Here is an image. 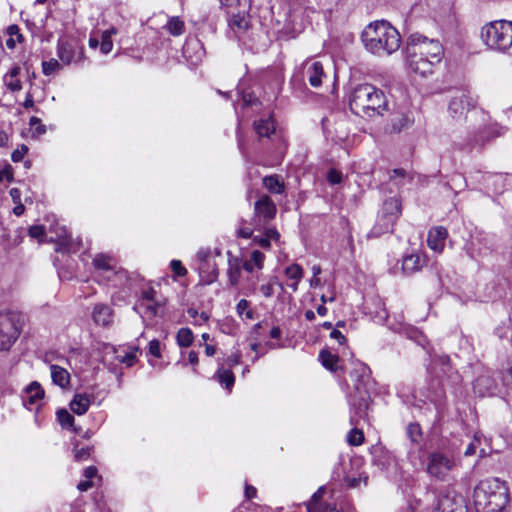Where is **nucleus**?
Instances as JSON below:
<instances>
[{
  "mask_svg": "<svg viewBox=\"0 0 512 512\" xmlns=\"http://www.w3.org/2000/svg\"><path fill=\"white\" fill-rule=\"evenodd\" d=\"M325 493H326V487L320 486L317 489V491L313 493V495L311 496V499L309 501H313V502L321 501L323 496L325 495Z\"/></svg>",
  "mask_w": 512,
  "mask_h": 512,
  "instance_id": "obj_61",
  "label": "nucleus"
},
{
  "mask_svg": "<svg viewBox=\"0 0 512 512\" xmlns=\"http://www.w3.org/2000/svg\"><path fill=\"white\" fill-rule=\"evenodd\" d=\"M90 407V399L86 394H76L70 402L71 410L77 415L85 414Z\"/></svg>",
  "mask_w": 512,
  "mask_h": 512,
  "instance_id": "obj_26",
  "label": "nucleus"
},
{
  "mask_svg": "<svg viewBox=\"0 0 512 512\" xmlns=\"http://www.w3.org/2000/svg\"><path fill=\"white\" fill-rule=\"evenodd\" d=\"M28 235L31 238L41 241L42 237L45 235V229L42 225H33L28 229Z\"/></svg>",
  "mask_w": 512,
  "mask_h": 512,
  "instance_id": "obj_50",
  "label": "nucleus"
},
{
  "mask_svg": "<svg viewBox=\"0 0 512 512\" xmlns=\"http://www.w3.org/2000/svg\"><path fill=\"white\" fill-rule=\"evenodd\" d=\"M349 107L353 114L362 118L382 116L388 110L385 93L378 87L369 84L355 86L349 94Z\"/></svg>",
  "mask_w": 512,
  "mask_h": 512,
  "instance_id": "obj_3",
  "label": "nucleus"
},
{
  "mask_svg": "<svg viewBox=\"0 0 512 512\" xmlns=\"http://www.w3.org/2000/svg\"><path fill=\"white\" fill-rule=\"evenodd\" d=\"M277 207L268 195L261 196L254 204L255 226L266 225L275 218Z\"/></svg>",
  "mask_w": 512,
  "mask_h": 512,
  "instance_id": "obj_8",
  "label": "nucleus"
},
{
  "mask_svg": "<svg viewBox=\"0 0 512 512\" xmlns=\"http://www.w3.org/2000/svg\"><path fill=\"white\" fill-rule=\"evenodd\" d=\"M509 502L508 488L504 487L503 490L496 491L491 498H487L486 504L479 505L488 512H502Z\"/></svg>",
  "mask_w": 512,
  "mask_h": 512,
  "instance_id": "obj_16",
  "label": "nucleus"
},
{
  "mask_svg": "<svg viewBox=\"0 0 512 512\" xmlns=\"http://www.w3.org/2000/svg\"><path fill=\"white\" fill-rule=\"evenodd\" d=\"M302 75L304 79H307L309 84L318 88L322 84V78L325 77L323 65L319 61H306L302 65Z\"/></svg>",
  "mask_w": 512,
  "mask_h": 512,
  "instance_id": "obj_14",
  "label": "nucleus"
},
{
  "mask_svg": "<svg viewBox=\"0 0 512 512\" xmlns=\"http://www.w3.org/2000/svg\"><path fill=\"white\" fill-rule=\"evenodd\" d=\"M149 354L155 358H161V343L157 339L149 342Z\"/></svg>",
  "mask_w": 512,
  "mask_h": 512,
  "instance_id": "obj_51",
  "label": "nucleus"
},
{
  "mask_svg": "<svg viewBox=\"0 0 512 512\" xmlns=\"http://www.w3.org/2000/svg\"><path fill=\"white\" fill-rule=\"evenodd\" d=\"M254 129L260 137H269L275 132L274 121L271 118L260 119L254 122Z\"/></svg>",
  "mask_w": 512,
  "mask_h": 512,
  "instance_id": "obj_31",
  "label": "nucleus"
},
{
  "mask_svg": "<svg viewBox=\"0 0 512 512\" xmlns=\"http://www.w3.org/2000/svg\"><path fill=\"white\" fill-rule=\"evenodd\" d=\"M395 221L390 218L379 214L376 223L367 234L368 239L379 238L384 234L393 232V227L395 225Z\"/></svg>",
  "mask_w": 512,
  "mask_h": 512,
  "instance_id": "obj_18",
  "label": "nucleus"
},
{
  "mask_svg": "<svg viewBox=\"0 0 512 512\" xmlns=\"http://www.w3.org/2000/svg\"><path fill=\"white\" fill-rule=\"evenodd\" d=\"M57 54L60 60L65 64L78 62L82 59L83 47L79 46L74 40L59 39Z\"/></svg>",
  "mask_w": 512,
  "mask_h": 512,
  "instance_id": "obj_11",
  "label": "nucleus"
},
{
  "mask_svg": "<svg viewBox=\"0 0 512 512\" xmlns=\"http://www.w3.org/2000/svg\"><path fill=\"white\" fill-rule=\"evenodd\" d=\"M319 359L322 365L330 371L335 372L338 370L337 364L339 362V357L337 355H334L327 350H322L319 354Z\"/></svg>",
  "mask_w": 512,
  "mask_h": 512,
  "instance_id": "obj_34",
  "label": "nucleus"
},
{
  "mask_svg": "<svg viewBox=\"0 0 512 512\" xmlns=\"http://www.w3.org/2000/svg\"><path fill=\"white\" fill-rule=\"evenodd\" d=\"M265 235L269 239V241H271V240L277 241L280 238L279 232L274 227L267 228L265 230Z\"/></svg>",
  "mask_w": 512,
  "mask_h": 512,
  "instance_id": "obj_63",
  "label": "nucleus"
},
{
  "mask_svg": "<svg viewBox=\"0 0 512 512\" xmlns=\"http://www.w3.org/2000/svg\"><path fill=\"white\" fill-rule=\"evenodd\" d=\"M505 483L498 478L485 479L479 482L474 489V502L476 506L487 503V498H491L496 491L503 490Z\"/></svg>",
  "mask_w": 512,
  "mask_h": 512,
  "instance_id": "obj_10",
  "label": "nucleus"
},
{
  "mask_svg": "<svg viewBox=\"0 0 512 512\" xmlns=\"http://www.w3.org/2000/svg\"><path fill=\"white\" fill-rule=\"evenodd\" d=\"M285 275L294 281H301L303 277V269L298 264H292L285 269Z\"/></svg>",
  "mask_w": 512,
  "mask_h": 512,
  "instance_id": "obj_43",
  "label": "nucleus"
},
{
  "mask_svg": "<svg viewBox=\"0 0 512 512\" xmlns=\"http://www.w3.org/2000/svg\"><path fill=\"white\" fill-rule=\"evenodd\" d=\"M308 512H327L330 509V505L323 503L322 501H308L306 504Z\"/></svg>",
  "mask_w": 512,
  "mask_h": 512,
  "instance_id": "obj_47",
  "label": "nucleus"
},
{
  "mask_svg": "<svg viewBox=\"0 0 512 512\" xmlns=\"http://www.w3.org/2000/svg\"><path fill=\"white\" fill-rule=\"evenodd\" d=\"M61 68L60 63L56 59H50L49 61H44L42 63V71L45 75H51L55 71Z\"/></svg>",
  "mask_w": 512,
  "mask_h": 512,
  "instance_id": "obj_45",
  "label": "nucleus"
},
{
  "mask_svg": "<svg viewBox=\"0 0 512 512\" xmlns=\"http://www.w3.org/2000/svg\"><path fill=\"white\" fill-rule=\"evenodd\" d=\"M140 349L138 346L133 348V351L127 353L123 358L121 359V362L125 363L127 366H132L136 362V352H139Z\"/></svg>",
  "mask_w": 512,
  "mask_h": 512,
  "instance_id": "obj_54",
  "label": "nucleus"
},
{
  "mask_svg": "<svg viewBox=\"0 0 512 512\" xmlns=\"http://www.w3.org/2000/svg\"><path fill=\"white\" fill-rule=\"evenodd\" d=\"M242 100L246 106H252L258 101L252 93L243 94Z\"/></svg>",
  "mask_w": 512,
  "mask_h": 512,
  "instance_id": "obj_64",
  "label": "nucleus"
},
{
  "mask_svg": "<svg viewBox=\"0 0 512 512\" xmlns=\"http://www.w3.org/2000/svg\"><path fill=\"white\" fill-rule=\"evenodd\" d=\"M260 291L266 298H270L274 294L273 285L271 283L263 284L260 287Z\"/></svg>",
  "mask_w": 512,
  "mask_h": 512,
  "instance_id": "obj_62",
  "label": "nucleus"
},
{
  "mask_svg": "<svg viewBox=\"0 0 512 512\" xmlns=\"http://www.w3.org/2000/svg\"><path fill=\"white\" fill-rule=\"evenodd\" d=\"M265 259V255L259 250H254L250 254V258L245 260L242 264V268L247 272H253L254 267L261 269L263 267V262Z\"/></svg>",
  "mask_w": 512,
  "mask_h": 512,
  "instance_id": "obj_29",
  "label": "nucleus"
},
{
  "mask_svg": "<svg viewBox=\"0 0 512 512\" xmlns=\"http://www.w3.org/2000/svg\"><path fill=\"white\" fill-rule=\"evenodd\" d=\"M411 124L408 116L401 114L391 120V131L395 133L401 132Z\"/></svg>",
  "mask_w": 512,
  "mask_h": 512,
  "instance_id": "obj_39",
  "label": "nucleus"
},
{
  "mask_svg": "<svg viewBox=\"0 0 512 512\" xmlns=\"http://www.w3.org/2000/svg\"><path fill=\"white\" fill-rule=\"evenodd\" d=\"M51 377L54 384L64 388L70 383L68 371L58 365H51Z\"/></svg>",
  "mask_w": 512,
  "mask_h": 512,
  "instance_id": "obj_27",
  "label": "nucleus"
},
{
  "mask_svg": "<svg viewBox=\"0 0 512 512\" xmlns=\"http://www.w3.org/2000/svg\"><path fill=\"white\" fill-rule=\"evenodd\" d=\"M481 38L492 50L505 53L512 47V21H492L481 29Z\"/></svg>",
  "mask_w": 512,
  "mask_h": 512,
  "instance_id": "obj_4",
  "label": "nucleus"
},
{
  "mask_svg": "<svg viewBox=\"0 0 512 512\" xmlns=\"http://www.w3.org/2000/svg\"><path fill=\"white\" fill-rule=\"evenodd\" d=\"M177 343L180 347H189L193 342V332L189 328H181L177 332Z\"/></svg>",
  "mask_w": 512,
  "mask_h": 512,
  "instance_id": "obj_37",
  "label": "nucleus"
},
{
  "mask_svg": "<svg viewBox=\"0 0 512 512\" xmlns=\"http://www.w3.org/2000/svg\"><path fill=\"white\" fill-rule=\"evenodd\" d=\"M198 258L201 261L198 269L203 281L207 284L213 283L218 277L216 263L210 258L209 252L199 251Z\"/></svg>",
  "mask_w": 512,
  "mask_h": 512,
  "instance_id": "obj_15",
  "label": "nucleus"
},
{
  "mask_svg": "<svg viewBox=\"0 0 512 512\" xmlns=\"http://www.w3.org/2000/svg\"><path fill=\"white\" fill-rule=\"evenodd\" d=\"M170 268L174 273V277H183L187 274V269L183 266L180 260H172Z\"/></svg>",
  "mask_w": 512,
  "mask_h": 512,
  "instance_id": "obj_48",
  "label": "nucleus"
},
{
  "mask_svg": "<svg viewBox=\"0 0 512 512\" xmlns=\"http://www.w3.org/2000/svg\"><path fill=\"white\" fill-rule=\"evenodd\" d=\"M44 395L45 391L41 387L40 383L33 381L23 391V404L29 410L34 408L38 409L41 406V401L43 400Z\"/></svg>",
  "mask_w": 512,
  "mask_h": 512,
  "instance_id": "obj_13",
  "label": "nucleus"
},
{
  "mask_svg": "<svg viewBox=\"0 0 512 512\" xmlns=\"http://www.w3.org/2000/svg\"><path fill=\"white\" fill-rule=\"evenodd\" d=\"M166 28L171 35L179 36L184 32V22L179 17H171L166 24Z\"/></svg>",
  "mask_w": 512,
  "mask_h": 512,
  "instance_id": "obj_38",
  "label": "nucleus"
},
{
  "mask_svg": "<svg viewBox=\"0 0 512 512\" xmlns=\"http://www.w3.org/2000/svg\"><path fill=\"white\" fill-rule=\"evenodd\" d=\"M327 181L332 185L341 183L342 173L336 169H330L327 173Z\"/></svg>",
  "mask_w": 512,
  "mask_h": 512,
  "instance_id": "obj_53",
  "label": "nucleus"
},
{
  "mask_svg": "<svg viewBox=\"0 0 512 512\" xmlns=\"http://www.w3.org/2000/svg\"><path fill=\"white\" fill-rule=\"evenodd\" d=\"M401 212L402 205L400 200L396 197H391L384 201L380 214L396 222L401 215Z\"/></svg>",
  "mask_w": 512,
  "mask_h": 512,
  "instance_id": "obj_21",
  "label": "nucleus"
},
{
  "mask_svg": "<svg viewBox=\"0 0 512 512\" xmlns=\"http://www.w3.org/2000/svg\"><path fill=\"white\" fill-rule=\"evenodd\" d=\"M140 300L152 302L166 301L164 298L158 297L157 292L151 287L142 290Z\"/></svg>",
  "mask_w": 512,
  "mask_h": 512,
  "instance_id": "obj_46",
  "label": "nucleus"
},
{
  "mask_svg": "<svg viewBox=\"0 0 512 512\" xmlns=\"http://www.w3.org/2000/svg\"><path fill=\"white\" fill-rule=\"evenodd\" d=\"M443 47L436 39L416 32L408 36L406 40V60L409 68L426 76L432 74L435 65L439 64L443 56Z\"/></svg>",
  "mask_w": 512,
  "mask_h": 512,
  "instance_id": "obj_1",
  "label": "nucleus"
},
{
  "mask_svg": "<svg viewBox=\"0 0 512 512\" xmlns=\"http://www.w3.org/2000/svg\"><path fill=\"white\" fill-rule=\"evenodd\" d=\"M6 178L8 182L13 180L12 167L6 166L3 170H0V182Z\"/></svg>",
  "mask_w": 512,
  "mask_h": 512,
  "instance_id": "obj_60",
  "label": "nucleus"
},
{
  "mask_svg": "<svg viewBox=\"0 0 512 512\" xmlns=\"http://www.w3.org/2000/svg\"><path fill=\"white\" fill-rule=\"evenodd\" d=\"M241 274V266L238 258L229 260L228 276L231 285H236Z\"/></svg>",
  "mask_w": 512,
  "mask_h": 512,
  "instance_id": "obj_36",
  "label": "nucleus"
},
{
  "mask_svg": "<svg viewBox=\"0 0 512 512\" xmlns=\"http://www.w3.org/2000/svg\"><path fill=\"white\" fill-rule=\"evenodd\" d=\"M165 304L166 301L152 302L139 300L134 306V310H136L142 317H155L158 314L159 308L163 307Z\"/></svg>",
  "mask_w": 512,
  "mask_h": 512,
  "instance_id": "obj_23",
  "label": "nucleus"
},
{
  "mask_svg": "<svg viewBox=\"0 0 512 512\" xmlns=\"http://www.w3.org/2000/svg\"><path fill=\"white\" fill-rule=\"evenodd\" d=\"M476 104L477 100L468 90H456L449 100L448 113L453 119H462Z\"/></svg>",
  "mask_w": 512,
  "mask_h": 512,
  "instance_id": "obj_6",
  "label": "nucleus"
},
{
  "mask_svg": "<svg viewBox=\"0 0 512 512\" xmlns=\"http://www.w3.org/2000/svg\"><path fill=\"white\" fill-rule=\"evenodd\" d=\"M253 241L257 243L261 248L269 249L271 244L269 239L265 236H255Z\"/></svg>",
  "mask_w": 512,
  "mask_h": 512,
  "instance_id": "obj_59",
  "label": "nucleus"
},
{
  "mask_svg": "<svg viewBox=\"0 0 512 512\" xmlns=\"http://www.w3.org/2000/svg\"><path fill=\"white\" fill-rule=\"evenodd\" d=\"M92 447H82L78 448V445L76 444L74 447V459L75 461L81 462L87 460L92 452Z\"/></svg>",
  "mask_w": 512,
  "mask_h": 512,
  "instance_id": "obj_44",
  "label": "nucleus"
},
{
  "mask_svg": "<svg viewBox=\"0 0 512 512\" xmlns=\"http://www.w3.org/2000/svg\"><path fill=\"white\" fill-rule=\"evenodd\" d=\"M407 436L413 444H419L422 440V430L418 423H410L407 427Z\"/></svg>",
  "mask_w": 512,
  "mask_h": 512,
  "instance_id": "obj_40",
  "label": "nucleus"
},
{
  "mask_svg": "<svg viewBox=\"0 0 512 512\" xmlns=\"http://www.w3.org/2000/svg\"><path fill=\"white\" fill-rule=\"evenodd\" d=\"M448 236V232L446 228L442 226H437L432 228L427 237V244L430 249L435 252H442L445 246V240Z\"/></svg>",
  "mask_w": 512,
  "mask_h": 512,
  "instance_id": "obj_17",
  "label": "nucleus"
},
{
  "mask_svg": "<svg viewBox=\"0 0 512 512\" xmlns=\"http://www.w3.org/2000/svg\"><path fill=\"white\" fill-rule=\"evenodd\" d=\"M347 442L351 446H359L364 442V433L361 429H358L357 426H354L353 429L349 431L347 434Z\"/></svg>",
  "mask_w": 512,
  "mask_h": 512,
  "instance_id": "obj_41",
  "label": "nucleus"
},
{
  "mask_svg": "<svg viewBox=\"0 0 512 512\" xmlns=\"http://www.w3.org/2000/svg\"><path fill=\"white\" fill-rule=\"evenodd\" d=\"M494 388V382L488 376H479L474 382V391L481 396L492 394Z\"/></svg>",
  "mask_w": 512,
  "mask_h": 512,
  "instance_id": "obj_28",
  "label": "nucleus"
},
{
  "mask_svg": "<svg viewBox=\"0 0 512 512\" xmlns=\"http://www.w3.org/2000/svg\"><path fill=\"white\" fill-rule=\"evenodd\" d=\"M425 260L419 254H408L403 256L401 269L404 275H411L421 270Z\"/></svg>",
  "mask_w": 512,
  "mask_h": 512,
  "instance_id": "obj_19",
  "label": "nucleus"
},
{
  "mask_svg": "<svg viewBox=\"0 0 512 512\" xmlns=\"http://www.w3.org/2000/svg\"><path fill=\"white\" fill-rule=\"evenodd\" d=\"M113 47L112 40L108 38L107 35H102L100 50L103 54H108L111 52Z\"/></svg>",
  "mask_w": 512,
  "mask_h": 512,
  "instance_id": "obj_55",
  "label": "nucleus"
},
{
  "mask_svg": "<svg viewBox=\"0 0 512 512\" xmlns=\"http://www.w3.org/2000/svg\"><path fill=\"white\" fill-rule=\"evenodd\" d=\"M214 378L224 386L227 390H231L235 383V376L233 372L229 369H224L220 367L214 375Z\"/></svg>",
  "mask_w": 512,
  "mask_h": 512,
  "instance_id": "obj_30",
  "label": "nucleus"
},
{
  "mask_svg": "<svg viewBox=\"0 0 512 512\" xmlns=\"http://www.w3.org/2000/svg\"><path fill=\"white\" fill-rule=\"evenodd\" d=\"M16 338L13 321L8 315L0 314V351H8Z\"/></svg>",
  "mask_w": 512,
  "mask_h": 512,
  "instance_id": "obj_12",
  "label": "nucleus"
},
{
  "mask_svg": "<svg viewBox=\"0 0 512 512\" xmlns=\"http://www.w3.org/2000/svg\"><path fill=\"white\" fill-rule=\"evenodd\" d=\"M95 324L108 326L112 322V309L106 304H96L92 312Z\"/></svg>",
  "mask_w": 512,
  "mask_h": 512,
  "instance_id": "obj_22",
  "label": "nucleus"
},
{
  "mask_svg": "<svg viewBox=\"0 0 512 512\" xmlns=\"http://www.w3.org/2000/svg\"><path fill=\"white\" fill-rule=\"evenodd\" d=\"M499 135L500 132L496 126H485L470 136L465 143L459 142L456 145L460 150L470 152L473 149H481L489 140Z\"/></svg>",
  "mask_w": 512,
  "mask_h": 512,
  "instance_id": "obj_7",
  "label": "nucleus"
},
{
  "mask_svg": "<svg viewBox=\"0 0 512 512\" xmlns=\"http://www.w3.org/2000/svg\"><path fill=\"white\" fill-rule=\"evenodd\" d=\"M367 51L377 56H388L400 48L401 36L388 21L378 20L368 24L361 33Z\"/></svg>",
  "mask_w": 512,
  "mask_h": 512,
  "instance_id": "obj_2",
  "label": "nucleus"
},
{
  "mask_svg": "<svg viewBox=\"0 0 512 512\" xmlns=\"http://www.w3.org/2000/svg\"><path fill=\"white\" fill-rule=\"evenodd\" d=\"M57 420L63 429H73L74 432H78V429L74 426V416L68 412L65 408L59 409L56 412Z\"/></svg>",
  "mask_w": 512,
  "mask_h": 512,
  "instance_id": "obj_33",
  "label": "nucleus"
},
{
  "mask_svg": "<svg viewBox=\"0 0 512 512\" xmlns=\"http://www.w3.org/2000/svg\"><path fill=\"white\" fill-rule=\"evenodd\" d=\"M495 335L500 340L503 349L512 350V329L506 326L498 327L495 330Z\"/></svg>",
  "mask_w": 512,
  "mask_h": 512,
  "instance_id": "obj_32",
  "label": "nucleus"
},
{
  "mask_svg": "<svg viewBox=\"0 0 512 512\" xmlns=\"http://www.w3.org/2000/svg\"><path fill=\"white\" fill-rule=\"evenodd\" d=\"M456 467L454 458L442 453L432 452L427 456V473L440 481L448 480L451 471Z\"/></svg>",
  "mask_w": 512,
  "mask_h": 512,
  "instance_id": "obj_5",
  "label": "nucleus"
},
{
  "mask_svg": "<svg viewBox=\"0 0 512 512\" xmlns=\"http://www.w3.org/2000/svg\"><path fill=\"white\" fill-rule=\"evenodd\" d=\"M265 327H268V322L266 320H263L257 324H255L253 327H252V330L250 332V338L252 340H259L260 336H261V333H260V330L262 328H265Z\"/></svg>",
  "mask_w": 512,
  "mask_h": 512,
  "instance_id": "obj_52",
  "label": "nucleus"
},
{
  "mask_svg": "<svg viewBox=\"0 0 512 512\" xmlns=\"http://www.w3.org/2000/svg\"><path fill=\"white\" fill-rule=\"evenodd\" d=\"M249 308L250 302L246 299H241L236 306L237 313L240 316H242Z\"/></svg>",
  "mask_w": 512,
  "mask_h": 512,
  "instance_id": "obj_58",
  "label": "nucleus"
},
{
  "mask_svg": "<svg viewBox=\"0 0 512 512\" xmlns=\"http://www.w3.org/2000/svg\"><path fill=\"white\" fill-rule=\"evenodd\" d=\"M461 511V507L457 505L456 500L448 495L438 498L437 504L432 512H457Z\"/></svg>",
  "mask_w": 512,
  "mask_h": 512,
  "instance_id": "obj_25",
  "label": "nucleus"
},
{
  "mask_svg": "<svg viewBox=\"0 0 512 512\" xmlns=\"http://www.w3.org/2000/svg\"><path fill=\"white\" fill-rule=\"evenodd\" d=\"M4 82L7 88L12 92H17L22 89V83L18 79L8 81V78L4 77Z\"/></svg>",
  "mask_w": 512,
  "mask_h": 512,
  "instance_id": "obj_56",
  "label": "nucleus"
},
{
  "mask_svg": "<svg viewBox=\"0 0 512 512\" xmlns=\"http://www.w3.org/2000/svg\"><path fill=\"white\" fill-rule=\"evenodd\" d=\"M355 390L357 391L358 397H354L351 401L352 414L350 416V424L358 426L360 419L364 418L367 414L370 395L368 389H364L360 385H356Z\"/></svg>",
  "mask_w": 512,
  "mask_h": 512,
  "instance_id": "obj_9",
  "label": "nucleus"
},
{
  "mask_svg": "<svg viewBox=\"0 0 512 512\" xmlns=\"http://www.w3.org/2000/svg\"><path fill=\"white\" fill-rule=\"evenodd\" d=\"M350 376L355 381L356 385L362 386L364 389H368V383L370 381V369L364 363H357L355 367L350 371Z\"/></svg>",
  "mask_w": 512,
  "mask_h": 512,
  "instance_id": "obj_20",
  "label": "nucleus"
},
{
  "mask_svg": "<svg viewBox=\"0 0 512 512\" xmlns=\"http://www.w3.org/2000/svg\"><path fill=\"white\" fill-rule=\"evenodd\" d=\"M94 266L103 271H111L113 270L112 265L110 264V258L104 254H98L93 259Z\"/></svg>",
  "mask_w": 512,
  "mask_h": 512,
  "instance_id": "obj_42",
  "label": "nucleus"
},
{
  "mask_svg": "<svg viewBox=\"0 0 512 512\" xmlns=\"http://www.w3.org/2000/svg\"><path fill=\"white\" fill-rule=\"evenodd\" d=\"M229 25L232 29L246 31L250 27V20L245 14L238 13L231 17Z\"/></svg>",
  "mask_w": 512,
  "mask_h": 512,
  "instance_id": "obj_35",
  "label": "nucleus"
},
{
  "mask_svg": "<svg viewBox=\"0 0 512 512\" xmlns=\"http://www.w3.org/2000/svg\"><path fill=\"white\" fill-rule=\"evenodd\" d=\"M28 151V148L26 145H22L21 146V149H16L15 151H13L12 155H11V158H12V161L13 162H20L25 153H27Z\"/></svg>",
  "mask_w": 512,
  "mask_h": 512,
  "instance_id": "obj_57",
  "label": "nucleus"
},
{
  "mask_svg": "<svg viewBox=\"0 0 512 512\" xmlns=\"http://www.w3.org/2000/svg\"><path fill=\"white\" fill-rule=\"evenodd\" d=\"M263 186L273 194H282L285 191V184L281 176L274 174L263 178Z\"/></svg>",
  "mask_w": 512,
  "mask_h": 512,
  "instance_id": "obj_24",
  "label": "nucleus"
},
{
  "mask_svg": "<svg viewBox=\"0 0 512 512\" xmlns=\"http://www.w3.org/2000/svg\"><path fill=\"white\" fill-rule=\"evenodd\" d=\"M30 126L34 129V134L43 135L46 132V126L41 123V120L35 116L30 118Z\"/></svg>",
  "mask_w": 512,
  "mask_h": 512,
  "instance_id": "obj_49",
  "label": "nucleus"
}]
</instances>
